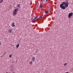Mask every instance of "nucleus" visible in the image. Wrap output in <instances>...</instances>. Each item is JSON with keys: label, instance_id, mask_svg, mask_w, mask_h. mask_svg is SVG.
Returning <instances> with one entry per match:
<instances>
[{"label": "nucleus", "instance_id": "10", "mask_svg": "<svg viewBox=\"0 0 73 73\" xmlns=\"http://www.w3.org/2000/svg\"><path fill=\"white\" fill-rule=\"evenodd\" d=\"M36 20L37 21H39V20H40V19L38 18V19H36Z\"/></svg>", "mask_w": 73, "mask_h": 73}, {"label": "nucleus", "instance_id": "5", "mask_svg": "<svg viewBox=\"0 0 73 73\" xmlns=\"http://www.w3.org/2000/svg\"><path fill=\"white\" fill-rule=\"evenodd\" d=\"M12 27H14L15 26V23H12V25H11Z\"/></svg>", "mask_w": 73, "mask_h": 73}, {"label": "nucleus", "instance_id": "7", "mask_svg": "<svg viewBox=\"0 0 73 73\" xmlns=\"http://www.w3.org/2000/svg\"><path fill=\"white\" fill-rule=\"evenodd\" d=\"M9 32H10V33H11L12 32V29H9Z\"/></svg>", "mask_w": 73, "mask_h": 73}, {"label": "nucleus", "instance_id": "9", "mask_svg": "<svg viewBox=\"0 0 73 73\" xmlns=\"http://www.w3.org/2000/svg\"><path fill=\"white\" fill-rule=\"evenodd\" d=\"M39 8H42V5H41V4L40 5Z\"/></svg>", "mask_w": 73, "mask_h": 73}, {"label": "nucleus", "instance_id": "12", "mask_svg": "<svg viewBox=\"0 0 73 73\" xmlns=\"http://www.w3.org/2000/svg\"><path fill=\"white\" fill-rule=\"evenodd\" d=\"M1 1H0V4H1V3H2L3 2V0H1Z\"/></svg>", "mask_w": 73, "mask_h": 73}, {"label": "nucleus", "instance_id": "13", "mask_svg": "<svg viewBox=\"0 0 73 73\" xmlns=\"http://www.w3.org/2000/svg\"><path fill=\"white\" fill-rule=\"evenodd\" d=\"M45 13H48V11H45Z\"/></svg>", "mask_w": 73, "mask_h": 73}, {"label": "nucleus", "instance_id": "18", "mask_svg": "<svg viewBox=\"0 0 73 73\" xmlns=\"http://www.w3.org/2000/svg\"><path fill=\"white\" fill-rule=\"evenodd\" d=\"M45 1H46V0H43V1L44 2H45Z\"/></svg>", "mask_w": 73, "mask_h": 73}, {"label": "nucleus", "instance_id": "6", "mask_svg": "<svg viewBox=\"0 0 73 73\" xmlns=\"http://www.w3.org/2000/svg\"><path fill=\"white\" fill-rule=\"evenodd\" d=\"M37 17H35V18L33 20V21H36V19H37Z\"/></svg>", "mask_w": 73, "mask_h": 73}, {"label": "nucleus", "instance_id": "16", "mask_svg": "<svg viewBox=\"0 0 73 73\" xmlns=\"http://www.w3.org/2000/svg\"><path fill=\"white\" fill-rule=\"evenodd\" d=\"M66 64H67V63H65V64H64V66H65V65H66Z\"/></svg>", "mask_w": 73, "mask_h": 73}, {"label": "nucleus", "instance_id": "3", "mask_svg": "<svg viewBox=\"0 0 73 73\" xmlns=\"http://www.w3.org/2000/svg\"><path fill=\"white\" fill-rule=\"evenodd\" d=\"M72 15H73V13L72 12L70 13L68 16V18H71V16H72Z\"/></svg>", "mask_w": 73, "mask_h": 73}, {"label": "nucleus", "instance_id": "20", "mask_svg": "<svg viewBox=\"0 0 73 73\" xmlns=\"http://www.w3.org/2000/svg\"><path fill=\"white\" fill-rule=\"evenodd\" d=\"M0 45H1V42L0 41Z\"/></svg>", "mask_w": 73, "mask_h": 73}, {"label": "nucleus", "instance_id": "4", "mask_svg": "<svg viewBox=\"0 0 73 73\" xmlns=\"http://www.w3.org/2000/svg\"><path fill=\"white\" fill-rule=\"evenodd\" d=\"M35 60V56H33L32 57V61L33 62H34Z\"/></svg>", "mask_w": 73, "mask_h": 73}, {"label": "nucleus", "instance_id": "22", "mask_svg": "<svg viewBox=\"0 0 73 73\" xmlns=\"http://www.w3.org/2000/svg\"><path fill=\"white\" fill-rule=\"evenodd\" d=\"M7 73H11V72H8Z\"/></svg>", "mask_w": 73, "mask_h": 73}, {"label": "nucleus", "instance_id": "19", "mask_svg": "<svg viewBox=\"0 0 73 73\" xmlns=\"http://www.w3.org/2000/svg\"><path fill=\"white\" fill-rule=\"evenodd\" d=\"M48 0H46V2H47L48 1Z\"/></svg>", "mask_w": 73, "mask_h": 73}, {"label": "nucleus", "instance_id": "14", "mask_svg": "<svg viewBox=\"0 0 73 73\" xmlns=\"http://www.w3.org/2000/svg\"><path fill=\"white\" fill-rule=\"evenodd\" d=\"M20 4L18 5H17V7H20Z\"/></svg>", "mask_w": 73, "mask_h": 73}, {"label": "nucleus", "instance_id": "11", "mask_svg": "<svg viewBox=\"0 0 73 73\" xmlns=\"http://www.w3.org/2000/svg\"><path fill=\"white\" fill-rule=\"evenodd\" d=\"M33 63V62H32V61H30V64H32Z\"/></svg>", "mask_w": 73, "mask_h": 73}, {"label": "nucleus", "instance_id": "23", "mask_svg": "<svg viewBox=\"0 0 73 73\" xmlns=\"http://www.w3.org/2000/svg\"><path fill=\"white\" fill-rule=\"evenodd\" d=\"M10 55H12V54H11Z\"/></svg>", "mask_w": 73, "mask_h": 73}, {"label": "nucleus", "instance_id": "17", "mask_svg": "<svg viewBox=\"0 0 73 73\" xmlns=\"http://www.w3.org/2000/svg\"><path fill=\"white\" fill-rule=\"evenodd\" d=\"M41 17H42V16H40L39 17V18H41Z\"/></svg>", "mask_w": 73, "mask_h": 73}, {"label": "nucleus", "instance_id": "21", "mask_svg": "<svg viewBox=\"0 0 73 73\" xmlns=\"http://www.w3.org/2000/svg\"><path fill=\"white\" fill-rule=\"evenodd\" d=\"M15 73V72H13V73Z\"/></svg>", "mask_w": 73, "mask_h": 73}, {"label": "nucleus", "instance_id": "8", "mask_svg": "<svg viewBox=\"0 0 73 73\" xmlns=\"http://www.w3.org/2000/svg\"><path fill=\"white\" fill-rule=\"evenodd\" d=\"M19 43H18L17 45L16 46V47L17 48H19Z\"/></svg>", "mask_w": 73, "mask_h": 73}, {"label": "nucleus", "instance_id": "15", "mask_svg": "<svg viewBox=\"0 0 73 73\" xmlns=\"http://www.w3.org/2000/svg\"><path fill=\"white\" fill-rule=\"evenodd\" d=\"M9 57L10 58H11V57H12V55H9Z\"/></svg>", "mask_w": 73, "mask_h": 73}, {"label": "nucleus", "instance_id": "2", "mask_svg": "<svg viewBox=\"0 0 73 73\" xmlns=\"http://www.w3.org/2000/svg\"><path fill=\"white\" fill-rule=\"evenodd\" d=\"M19 10V8H16L14 10V11H13V16H16V14H17V11Z\"/></svg>", "mask_w": 73, "mask_h": 73}, {"label": "nucleus", "instance_id": "1", "mask_svg": "<svg viewBox=\"0 0 73 73\" xmlns=\"http://www.w3.org/2000/svg\"><path fill=\"white\" fill-rule=\"evenodd\" d=\"M69 5L68 2H63L60 5V8L64 10L66 9V7H68Z\"/></svg>", "mask_w": 73, "mask_h": 73}]
</instances>
